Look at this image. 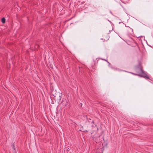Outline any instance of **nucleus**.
Instances as JSON below:
<instances>
[{
  "mask_svg": "<svg viewBox=\"0 0 153 153\" xmlns=\"http://www.w3.org/2000/svg\"><path fill=\"white\" fill-rule=\"evenodd\" d=\"M13 148L14 149H14V146H13Z\"/></svg>",
  "mask_w": 153,
  "mask_h": 153,
  "instance_id": "obj_8",
  "label": "nucleus"
},
{
  "mask_svg": "<svg viewBox=\"0 0 153 153\" xmlns=\"http://www.w3.org/2000/svg\"><path fill=\"white\" fill-rule=\"evenodd\" d=\"M61 98V94L59 96V100H60Z\"/></svg>",
  "mask_w": 153,
  "mask_h": 153,
  "instance_id": "obj_4",
  "label": "nucleus"
},
{
  "mask_svg": "<svg viewBox=\"0 0 153 153\" xmlns=\"http://www.w3.org/2000/svg\"><path fill=\"white\" fill-rule=\"evenodd\" d=\"M140 70L141 71V73L138 74H134L132 72L129 73L134 75H136L141 77H143L146 79H149V76L147 75V74L145 73L143 71L141 68H140Z\"/></svg>",
  "mask_w": 153,
  "mask_h": 153,
  "instance_id": "obj_1",
  "label": "nucleus"
},
{
  "mask_svg": "<svg viewBox=\"0 0 153 153\" xmlns=\"http://www.w3.org/2000/svg\"><path fill=\"white\" fill-rule=\"evenodd\" d=\"M80 105H81V106H82V103H80Z\"/></svg>",
  "mask_w": 153,
  "mask_h": 153,
  "instance_id": "obj_6",
  "label": "nucleus"
},
{
  "mask_svg": "<svg viewBox=\"0 0 153 153\" xmlns=\"http://www.w3.org/2000/svg\"><path fill=\"white\" fill-rule=\"evenodd\" d=\"M97 152V151H96ZM103 152L102 148H100L97 150V152L98 153H102Z\"/></svg>",
  "mask_w": 153,
  "mask_h": 153,
  "instance_id": "obj_2",
  "label": "nucleus"
},
{
  "mask_svg": "<svg viewBox=\"0 0 153 153\" xmlns=\"http://www.w3.org/2000/svg\"><path fill=\"white\" fill-rule=\"evenodd\" d=\"M152 153H153V152H152Z\"/></svg>",
  "mask_w": 153,
  "mask_h": 153,
  "instance_id": "obj_10",
  "label": "nucleus"
},
{
  "mask_svg": "<svg viewBox=\"0 0 153 153\" xmlns=\"http://www.w3.org/2000/svg\"><path fill=\"white\" fill-rule=\"evenodd\" d=\"M5 22V19L4 17L3 18L1 19V22L3 23H4Z\"/></svg>",
  "mask_w": 153,
  "mask_h": 153,
  "instance_id": "obj_3",
  "label": "nucleus"
},
{
  "mask_svg": "<svg viewBox=\"0 0 153 153\" xmlns=\"http://www.w3.org/2000/svg\"><path fill=\"white\" fill-rule=\"evenodd\" d=\"M69 149H69L68 148L67 149V150H68V151H69Z\"/></svg>",
  "mask_w": 153,
  "mask_h": 153,
  "instance_id": "obj_7",
  "label": "nucleus"
},
{
  "mask_svg": "<svg viewBox=\"0 0 153 153\" xmlns=\"http://www.w3.org/2000/svg\"><path fill=\"white\" fill-rule=\"evenodd\" d=\"M81 127H82V126H81Z\"/></svg>",
  "mask_w": 153,
  "mask_h": 153,
  "instance_id": "obj_9",
  "label": "nucleus"
},
{
  "mask_svg": "<svg viewBox=\"0 0 153 153\" xmlns=\"http://www.w3.org/2000/svg\"><path fill=\"white\" fill-rule=\"evenodd\" d=\"M79 130H80V131H83L82 129H80Z\"/></svg>",
  "mask_w": 153,
  "mask_h": 153,
  "instance_id": "obj_5",
  "label": "nucleus"
}]
</instances>
